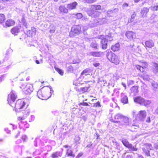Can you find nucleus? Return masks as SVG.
Here are the masks:
<instances>
[{
  "instance_id": "obj_1",
  "label": "nucleus",
  "mask_w": 158,
  "mask_h": 158,
  "mask_svg": "<svg viewBox=\"0 0 158 158\" xmlns=\"http://www.w3.org/2000/svg\"><path fill=\"white\" fill-rule=\"evenodd\" d=\"M53 92L52 88L47 86L43 87L38 91L37 96L40 99L46 100L51 96Z\"/></svg>"
},
{
  "instance_id": "obj_2",
  "label": "nucleus",
  "mask_w": 158,
  "mask_h": 158,
  "mask_svg": "<svg viewBox=\"0 0 158 158\" xmlns=\"http://www.w3.org/2000/svg\"><path fill=\"white\" fill-rule=\"evenodd\" d=\"M139 63H141V65L136 64L135 65V67L140 73H142V74L138 73L137 74V76L139 77L143 80H147L149 78V76L145 70L146 69L148 68V64L145 61H140Z\"/></svg>"
},
{
  "instance_id": "obj_3",
  "label": "nucleus",
  "mask_w": 158,
  "mask_h": 158,
  "mask_svg": "<svg viewBox=\"0 0 158 158\" xmlns=\"http://www.w3.org/2000/svg\"><path fill=\"white\" fill-rule=\"evenodd\" d=\"M106 56L107 59L111 63L116 65L118 64L120 62L119 56L111 51L107 52Z\"/></svg>"
},
{
  "instance_id": "obj_4",
  "label": "nucleus",
  "mask_w": 158,
  "mask_h": 158,
  "mask_svg": "<svg viewBox=\"0 0 158 158\" xmlns=\"http://www.w3.org/2000/svg\"><path fill=\"white\" fill-rule=\"evenodd\" d=\"M98 38L101 40L100 45L102 48L103 50H106L107 48L108 41H112V37L110 35H100L98 36Z\"/></svg>"
},
{
  "instance_id": "obj_5",
  "label": "nucleus",
  "mask_w": 158,
  "mask_h": 158,
  "mask_svg": "<svg viewBox=\"0 0 158 158\" xmlns=\"http://www.w3.org/2000/svg\"><path fill=\"white\" fill-rule=\"evenodd\" d=\"M134 101L141 105H144L146 107L149 106L151 103L149 100H146L141 96H137L134 98Z\"/></svg>"
},
{
  "instance_id": "obj_6",
  "label": "nucleus",
  "mask_w": 158,
  "mask_h": 158,
  "mask_svg": "<svg viewBox=\"0 0 158 158\" xmlns=\"http://www.w3.org/2000/svg\"><path fill=\"white\" fill-rule=\"evenodd\" d=\"M81 27L79 25L74 26L72 27L69 33L70 37H73L78 35L81 33Z\"/></svg>"
},
{
  "instance_id": "obj_7",
  "label": "nucleus",
  "mask_w": 158,
  "mask_h": 158,
  "mask_svg": "<svg viewBox=\"0 0 158 158\" xmlns=\"http://www.w3.org/2000/svg\"><path fill=\"white\" fill-rule=\"evenodd\" d=\"M20 84L21 85V86H20V88L26 94H30L33 91V89L32 85L28 84L25 86V85H23L21 83H20Z\"/></svg>"
},
{
  "instance_id": "obj_8",
  "label": "nucleus",
  "mask_w": 158,
  "mask_h": 158,
  "mask_svg": "<svg viewBox=\"0 0 158 158\" xmlns=\"http://www.w3.org/2000/svg\"><path fill=\"white\" fill-rule=\"evenodd\" d=\"M17 98V95L11 91L8 96L7 100L9 104L13 106L12 105L14 103V102L16 99Z\"/></svg>"
},
{
  "instance_id": "obj_9",
  "label": "nucleus",
  "mask_w": 158,
  "mask_h": 158,
  "mask_svg": "<svg viewBox=\"0 0 158 158\" xmlns=\"http://www.w3.org/2000/svg\"><path fill=\"white\" fill-rule=\"evenodd\" d=\"M25 102L22 99H18L16 101L14 108L16 111H18L20 109L23 108L25 106Z\"/></svg>"
},
{
  "instance_id": "obj_10",
  "label": "nucleus",
  "mask_w": 158,
  "mask_h": 158,
  "mask_svg": "<svg viewBox=\"0 0 158 158\" xmlns=\"http://www.w3.org/2000/svg\"><path fill=\"white\" fill-rule=\"evenodd\" d=\"M123 145L129 149V150L132 151H136L138 150V148L132 146L131 143H129V142L126 139L123 140L122 141Z\"/></svg>"
},
{
  "instance_id": "obj_11",
  "label": "nucleus",
  "mask_w": 158,
  "mask_h": 158,
  "mask_svg": "<svg viewBox=\"0 0 158 158\" xmlns=\"http://www.w3.org/2000/svg\"><path fill=\"white\" fill-rule=\"evenodd\" d=\"M125 35L127 39L131 41L136 38V33L132 31H127L125 33Z\"/></svg>"
},
{
  "instance_id": "obj_12",
  "label": "nucleus",
  "mask_w": 158,
  "mask_h": 158,
  "mask_svg": "<svg viewBox=\"0 0 158 158\" xmlns=\"http://www.w3.org/2000/svg\"><path fill=\"white\" fill-rule=\"evenodd\" d=\"M92 70L89 68H86L84 69L81 73L79 78L81 79H84L85 76L92 75Z\"/></svg>"
},
{
  "instance_id": "obj_13",
  "label": "nucleus",
  "mask_w": 158,
  "mask_h": 158,
  "mask_svg": "<svg viewBox=\"0 0 158 158\" xmlns=\"http://www.w3.org/2000/svg\"><path fill=\"white\" fill-rule=\"evenodd\" d=\"M15 24V21L12 19H8L2 25L4 27H12Z\"/></svg>"
},
{
  "instance_id": "obj_14",
  "label": "nucleus",
  "mask_w": 158,
  "mask_h": 158,
  "mask_svg": "<svg viewBox=\"0 0 158 158\" xmlns=\"http://www.w3.org/2000/svg\"><path fill=\"white\" fill-rule=\"evenodd\" d=\"M152 146V145L150 144H146L144 147L142 148L143 152L148 156H150V152Z\"/></svg>"
},
{
  "instance_id": "obj_15",
  "label": "nucleus",
  "mask_w": 158,
  "mask_h": 158,
  "mask_svg": "<svg viewBox=\"0 0 158 158\" xmlns=\"http://www.w3.org/2000/svg\"><path fill=\"white\" fill-rule=\"evenodd\" d=\"M122 114H118L113 117L112 116L110 119V121L114 123H118L120 122Z\"/></svg>"
},
{
  "instance_id": "obj_16",
  "label": "nucleus",
  "mask_w": 158,
  "mask_h": 158,
  "mask_svg": "<svg viewBox=\"0 0 158 158\" xmlns=\"http://www.w3.org/2000/svg\"><path fill=\"white\" fill-rule=\"evenodd\" d=\"M77 5V3L75 1L67 4V8L69 10H72L76 9Z\"/></svg>"
},
{
  "instance_id": "obj_17",
  "label": "nucleus",
  "mask_w": 158,
  "mask_h": 158,
  "mask_svg": "<svg viewBox=\"0 0 158 158\" xmlns=\"http://www.w3.org/2000/svg\"><path fill=\"white\" fill-rule=\"evenodd\" d=\"M20 28L18 26H15L13 27L10 29V32L15 35H17L20 32Z\"/></svg>"
},
{
  "instance_id": "obj_18",
  "label": "nucleus",
  "mask_w": 158,
  "mask_h": 158,
  "mask_svg": "<svg viewBox=\"0 0 158 158\" xmlns=\"http://www.w3.org/2000/svg\"><path fill=\"white\" fill-rule=\"evenodd\" d=\"M145 47L146 48H151L154 46V43L152 40H149L145 41Z\"/></svg>"
},
{
  "instance_id": "obj_19",
  "label": "nucleus",
  "mask_w": 158,
  "mask_h": 158,
  "mask_svg": "<svg viewBox=\"0 0 158 158\" xmlns=\"http://www.w3.org/2000/svg\"><path fill=\"white\" fill-rule=\"evenodd\" d=\"M103 54V52L101 51H94L90 52V55L95 57H101Z\"/></svg>"
},
{
  "instance_id": "obj_20",
  "label": "nucleus",
  "mask_w": 158,
  "mask_h": 158,
  "mask_svg": "<svg viewBox=\"0 0 158 158\" xmlns=\"http://www.w3.org/2000/svg\"><path fill=\"white\" fill-rule=\"evenodd\" d=\"M149 11V9L147 7H144L141 10V16L143 18L147 16V14Z\"/></svg>"
},
{
  "instance_id": "obj_21",
  "label": "nucleus",
  "mask_w": 158,
  "mask_h": 158,
  "mask_svg": "<svg viewBox=\"0 0 158 158\" xmlns=\"http://www.w3.org/2000/svg\"><path fill=\"white\" fill-rule=\"evenodd\" d=\"M121 119H120V122H121L123 124L127 123H129V118L125 116H123L122 114Z\"/></svg>"
},
{
  "instance_id": "obj_22",
  "label": "nucleus",
  "mask_w": 158,
  "mask_h": 158,
  "mask_svg": "<svg viewBox=\"0 0 158 158\" xmlns=\"http://www.w3.org/2000/svg\"><path fill=\"white\" fill-rule=\"evenodd\" d=\"M121 97H122L121 100V102L123 104L127 103L128 102V99L127 96L124 95V94L123 93H121Z\"/></svg>"
},
{
  "instance_id": "obj_23",
  "label": "nucleus",
  "mask_w": 158,
  "mask_h": 158,
  "mask_svg": "<svg viewBox=\"0 0 158 158\" xmlns=\"http://www.w3.org/2000/svg\"><path fill=\"white\" fill-rule=\"evenodd\" d=\"M59 10L61 13H66L68 12V8L65 7L64 5H60V6Z\"/></svg>"
},
{
  "instance_id": "obj_24",
  "label": "nucleus",
  "mask_w": 158,
  "mask_h": 158,
  "mask_svg": "<svg viewBox=\"0 0 158 158\" xmlns=\"http://www.w3.org/2000/svg\"><path fill=\"white\" fill-rule=\"evenodd\" d=\"M90 46L93 49H98L99 45L96 41H94L91 43Z\"/></svg>"
},
{
  "instance_id": "obj_25",
  "label": "nucleus",
  "mask_w": 158,
  "mask_h": 158,
  "mask_svg": "<svg viewBox=\"0 0 158 158\" xmlns=\"http://www.w3.org/2000/svg\"><path fill=\"white\" fill-rule=\"evenodd\" d=\"M60 152L56 151L52 153L51 155V158H59V156H61Z\"/></svg>"
},
{
  "instance_id": "obj_26",
  "label": "nucleus",
  "mask_w": 158,
  "mask_h": 158,
  "mask_svg": "<svg viewBox=\"0 0 158 158\" xmlns=\"http://www.w3.org/2000/svg\"><path fill=\"white\" fill-rule=\"evenodd\" d=\"M138 88L139 87L138 86L135 85L133 86L130 89L131 93L134 94L137 93L139 91Z\"/></svg>"
},
{
  "instance_id": "obj_27",
  "label": "nucleus",
  "mask_w": 158,
  "mask_h": 158,
  "mask_svg": "<svg viewBox=\"0 0 158 158\" xmlns=\"http://www.w3.org/2000/svg\"><path fill=\"white\" fill-rule=\"evenodd\" d=\"M90 87V86L87 87H81L80 88L78 89L77 90L79 92H81L82 93H84L85 92H88L89 88Z\"/></svg>"
},
{
  "instance_id": "obj_28",
  "label": "nucleus",
  "mask_w": 158,
  "mask_h": 158,
  "mask_svg": "<svg viewBox=\"0 0 158 158\" xmlns=\"http://www.w3.org/2000/svg\"><path fill=\"white\" fill-rule=\"evenodd\" d=\"M28 112H25V113L24 114L23 116H20L17 118V120L18 121H21L22 120H24L26 119L28 115Z\"/></svg>"
},
{
  "instance_id": "obj_29",
  "label": "nucleus",
  "mask_w": 158,
  "mask_h": 158,
  "mask_svg": "<svg viewBox=\"0 0 158 158\" xmlns=\"http://www.w3.org/2000/svg\"><path fill=\"white\" fill-rule=\"evenodd\" d=\"M6 20V17L4 14H0V23L2 24L4 23Z\"/></svg>"
},
{
  "instance_id": "obj_30",
  "label": "nucleus",
  "mask_w": 158,
  "mask_h": 158,
  "mask_svg": "<svg viewBox=\"0 0 158 158\" xmlns=\"http://www.w3.org/2000/svg\"><path fill=\"white\" fill-rule=\"evenodd\" d=\"M66 155L67 156H71L74 158L75 156L73 154L72 151L71 150L68 149L67 151Z\"/></svg>"
},
{
  "instance_id": "obj_31",
  "label": "nucleus",
  "mask_w": 158,
  "mask_h": 158,
  "mask_svg": "<svg viewBox=\"0 0 158 158\" xmlns=\"http://www.w3.org/2000/svg\"><path fill=\"white\" fill-rule=\"evenodd\" d=\"M153 72L155 73L156 74L158 73V64L155 63H154L153 68Z\"/></svg>"
},
{
  "instance_id": "obj_32",
  "label": "nucleus",
  "mask_w": 158,
  "mask_h": 158,
  "mask_svg": "<svg viewBox=\"0 0 158 158\" xmlns=\"http://www.w3.org/2000/svg\"><path fill=\"white\" fill-rule=\"evenodd\" d=\"M119 45L118 44H115L113 45L111 47V49L113 51L115 52L118 51L119 49Z\"/></svg>"
},
{
  "instance_id": "obj_33",
  "label": "nucleus",
  "mask_w": 158,
  "mask_h": 158,
  "mask_svg": "<svg viewBox=\"0 0 158 158\" xmlns=\"http://www.w3.org/2000/svg\"><path fill=\"white\" fill-rule=\"evenodd\" d=\"M139 114L143 118H145L146 116V112L145 110H142L139 111Z\"/></svg>"
},
{
  "instance_id": "obj_34",
  "label": "nucleus",
  "mask_w": 158,
  "mask_h": 158,
  "mask_svg": "<svg viewBox=\"0 0 158 158\" xmlns=\"http://www.w3.org/2000/svg\"><path fill=\"white\" fill-rule=\"evenodd\" d=\"M54 69L55 70L58 72V73L61 75H63L64 74V72L60 69L56 67H54Z\"/></svg>"
},
{
  "instance_id": "obj_35",
  "label": "nucleus",
  "mask_w": 158,
  "mask_h": 158,
  "mask_svg": "<svg viewBox=\"0 0 158 158\" xmlns=\"http://www.w3.org/2000/svg\"><path fill=\"white\" fill-rule=\"evenodd\" d=\"M92 6L94 7V9L96 10H101V6L99 5H92Z\"/></svg>"
},
{
  "instance_id": "obj_36",
  "label": "nucleus",
  "mask_w": 158,
  "mask_h": 158,
  "mask_svg": "<svg viewBox=\"0 0 158 158\" xmlns=\"http://www.w3.org/2000/svg\"><path fill=\"white\" fill-rule=\"evenodd\" d=\"M76 17L75 18L77 19H81L83 17L82 14L80 13H76L75 14Z\"/></svg>"
},
{
  "instance_id": "obj_37",
  "label": "nucleus",
  "mask_w": 158,
  "mask_h": 158,
  "mask_svg": "<svg viewBox=\"0 0 158 158\" xmlns=\"http://www.w3.org/2000/svg\"><path fill=\"white\" fill-rule=\"evenodd\" d=\"M80 137L78 136H77L75 137L74 138V142L75 143H76L77 144L79 143V141L80 140Z\"/></svg>"
},
{
  "instance_id": "obj_38",
  "label": "nucleus",
  "mask_w": 158,
  "mask_h": 158,
  "mask_svg": "<svg viewBox=\"0 0 158 158\" xmlns=\"http://www.w3.org/2000/svg\"><path fill=\"white\" fill-rule=\"evenodd\" d=\"M94 106L95 107H101V105L100 102L98 101L96 103H94Z\"/></svg>"
},
{
  "instance_id": "obj_39",
  "label": "nucleus",
  "mask_w": 158,
  "mask_h": 158,
  "mask_svg": "<svg viewBox=\"0 0 158 158\" xmlns=\"http://www.w3.org/2000/svg\"><path fill=\"white\" fill-rule=\"evenodd\" d=\"M27 139V137L25 135H23L22 137V139L23 142H26Z\"/></svg>"
},
{
  "instance_id": "obj_40",
  "label": "nucleus",
  "mask_w": 158,
  "mask_h": 158,
  "mask_svg": "<svg viewBox=\"0 0 158 158\" xmlns=\"http://www.w3.org/2000/svg\"><path fill=\"white\" fill-rule=\"evenodd\" d=\"M79 105H82V106H89V104L86 102H81V103H80L79 104Z\"/></svg>"
},
{
  "instance_id": "obj_41",
  "label": "nucleus",
  "mask_w": 158,
  "mask_h": 158,
  "mask_svg": "<svg viewBox=\"0 0 158 158\" xmlns=\"http://www.w3.org/2000/svg\"><path fill=\"white\" fill-rule=\"evenodd\" d=\"M136 16V14L135 12H134L133 14L131 15V19H134Z\"/></svg>"
},
{
  "instance_id": "obj_42",
  "label": "nucleus",
  "mask_w": 158,
  "mask_h": 158,
  "mask_svg": "<svg viewBox=\"0 0 158 158\" xmlns=\"http://www.w3.org/2000/svg\"><path fill=\"white\" fill-rule=\"evenodd\" d=\"M128 6V4L126 3L123 4L122 6L123 8H125L126 7H127Z\"/></svg>"
},
{
  "instance_id": "obj_43",
  "label": "nucleus",
  "mask_w": 158,
  "mask_h": 158,
  "mask_svg": "<svg viewBox=\"0 0 158 158\" xmlns=\"http://www.w3.org/2000/svg\"><path fill=\"white\" fill-rule=\"evenodd\" d=\"M83 153L82 152H80L76 156V158H80L83 155Z\"/></svg>"
},
{
  "instance_id": "obj_44",
  "label": "nucleus",
  "mask_w": 158,
  "mask_h": 158,
  "mask_svg": "<svg viewBox=\"0 0 158 158\" xmlns=\"http://www.w3.org/2000/svg\"><path fill=\"white\" fill-rule=\"evenodd\" d=\"M100 64L99 63H95L93 64V65L95 67H97L99 66Z\"/></svg>"
},
{
  "instance_id": "obj_45",
  "label": "nucleus",
  "mask_w": 158,
  "mask_h": 158,
  "mask_svg": "<svg viewBox=\"0 0 158 158\" xmlns=\"http://www.w3.org/2000/svg\"><path fill=\"white\" fill-rule=\"evenodd\" d=\"M146 122L148 123H150L151 122V120L150 117H148L147 119Z\"/></svg>"
},
{
  "instance_id": "obj_46",
  "label": "nucleus",
  "mask_w": 158,
  "mask_h": 158,
  "mask_svg": "<svg viewBox=\"0 0 158 158\" xmlns=\"http://www.w3.org/2000/svg\"><path fill=\"white\" fill-rule=\"evenodd\" d=\"M95 134L96 135V139H99V136L100 135L99 134H98L97 133H96Z\"/></svg>"
},
{
  "instance_id": "obj_47",
  "label": "nucleus",
  "mask_w": 158,
  "mask_h": 158,
  "mask_svg": "<svg viewBox=\"0 0 158 158\" xmlns=\"http://www.w3.org/2000/svg\"><path fill=\"white\" fill-rule=\"evenodd\" d=\"M94 11L90 12L89 13V15L90 16H92L94 14Z\"/></svg>"
},
{
  "instance_id": "obj_48",
  "label": "nucleus",
  "mask_w": 158,
  "mask_h": 158,
  "mask_svg": "<svg viewBox=\"0 0 158 158\" xmlns=\"http://www.w3.org/2000/svg\"><path fill=\"white\" fill-rule=\"evenodd\" d=\"M125 158H131V156L130 155L127 156Z\"/></svg>"
},
{
  "instance_id": "obj_49",
  "label": "nucleus",
  "mask_w": 158,
  "mask_h": 158,
  "mask_svg": "<svg viewBox=\"0 0 158 158\" xmlns=\"http://www.w3.org/2000/svg\"><path fill=\"white\" fill-rule=\"evenodd\" d=\"M96 1V0H91L90 1V3H93L95 2Z\"/></svg>"
},
{
  "instance_id": "obj_50",
  "label": "nucleus",
  "mask_w": 158,
  "mask_h": 158,
  "mask_svg": "<svg viewBox=\"0 0 158 158\" xmlns=\"http://www.w3.org/2000/svg\"><path fill=\"white\" fill-rule=\"evenodd\" d=\"M139 158H144L141 155H140L138 156Z\"/></svg>"
},
{
  "instance_id": "obj_51",
  "label": "nucleus",
  "mask_w": 158,
  "mask_h": 158,
  "mask_svg": "<svg viewBox=\"0 0 158 158\" xmlns=\"http://www.w3.org/2000/svg\"><path fill=\"white\" fill-rule=\"evenodd\" d=\"M35 62H36V63L37 64H40V62H39V61L38 60H36V61H35Z\"/></svg>"
},
{
  "instance_id": "obj_52",
  "label": "nucleus",
  "mask_w": 158,
  "mask_h": 158,
  "mask_svg": "<svg viewBox=\"0 0 158 158\" xmlns=\"http://www.w3.org/2000/svg\"><path fill=\"white\" fill-rule=\"evenodd\" d=\"M140 0H134L135 2L137 3L139 2Z\"/></svg>"
},
{
  "instance_id": "obj_53",
  "label": "nucleus",
  "mask_w": 158,
  "mask_h": 158,
  "mask_svg": "<svg viewBox=\"0 0 158 158\" xmlns=\"http://www.w3.org/2000/svg\"><path fill=\"white\" fill-rule=\"evenodd\" d=\"M123 86L125 88V89L126 88V85L125 84H123Z\"/></svg>"
},
{
  "instance_id": "obj_54",
  "label": "nucleus",
  "mask_w": 158,
  "mask_h": 158,
  "mask_svg": "<svg viewBox=\"0 0 158 158\" xmlns=\"http://www.w3.org/2000/svg\"><path fill=\"white\" fill-rule=\"evenodd\" d=\"M155 7H156V10H157V9H158V5L156 6H154V7L155 8Z\"/></svg>"
},
{
  "instance_id": "obj_55",
  "label": "nucleus",
  "mask_w": 158,
  "mask_h": 158,
  "mask_svg": "<svg viewBox=\"0 0 158 158\" xmlns=\"http://www.w3.org/2000/svg\"><path fill=\"white\" fill-rule=\"evenodd\" d=\"M2 81V77H0V82Z\"/></svg>"
},
{
  "instance_id": "obj_56",
  "label": "nucleus",
  "mask_w": 158,
  "mask_h": 158,
  "mask_svg": "<svg viewBox=\"0 0 158 158\" xmlns=\"http://www.w3.org/2000/svg\"><path fill=\"white\" fill-rule=\"evenodd\" d=\"M64 147L65 148H67L69 147V146L68 145H65L64 146Z\"/></svg>"
},
{
  "instance_id": "obj_57",
  "label": "nucleus",
  "mask_w": 158,
  "mask_h": 158,
  "mask_svg": "<svg viewBox=\"0 0 158 158\" xmlns=\"http://www.w3.org/2000/svg\"><path fill=\"white\" fill-rule=\"evenodd\" d=\"M90 82V81H85V83H88V82Z\"/></svg>"
},
{
  "instance_id": "obj_58",
  "label": "nucleus",
  "mask_w": 158,
  "mask_h": 158,
  "mask_svg": "<svg viewBox=\"0 0 158 158\" xmlns=\"http://www.w3.org/2000/svg\"><path fill=\"white\" fill-rule=\"evenodd\" d=\"M2 140H3L2 139H0V142L2 141Z\"/></svg>"
},
{
  "instance_id": "obj_59",
  "label": "nucleus",
  "mask_w": 158,
  "mask_h": 158,
  "mask_svg": "<svg viewBox=\"0 0 158 158\" xmlns=\"http://www.w3.org/2000/svg\"><path fill=\"white\" fill-rule=\"evenodd\" d=\"M96 100V99H92L91 100V101H94V100Z\"/></svg>"
},
{
  "instance_id": "obj_60",
  "label": "nucleus",
  "mask_w": 158,
  "mask_h": 158,
  "mask_svg": "<svg viewBox=\"0 0 158 158\" xmlns=\"http://www.w3.org/2000/svg\"><path fill=\"white\" fill-rule=\"evenodd\" d=\"M87 99H85V100H83V101H87Z\"/></svg>"
},
{
  "instance_id": "obj_61",
  "label": "nucleus",
  "mask_w": 158,
  "mask_h": 158,
  "mask_svg": "<svg viewBox=\"0 0 158 158\" xmlns=\"http://www.w3.org/2000/svg\"><path fill=\"white\" fill-rule=\"evenodd\" d=\"M26 158H32L31 157H27Z\"/></svg>"
},
{
  "instance_id": "obj_62",
  "label": "nucleus",
  "mask_w": 158,
  "mask_h": 158,
  "mask_svg": "<svg viewBox=\"0 0 158 158\" xmlns=\"http://www.w3.org/2000/svg\"><path fill=\"white\" fill-rule=\"evenodd\" d=\"M18 135H16V136H15V137L16 138H17V137H18Z\"/></svg>"
},
{
  "instance_id": "obj_63",
  "label": "nucleus",
  "mask_w": 158,
  "mask_h": 158,
  "mask_svg": "<svg viewBox=\"0 0 158 158\" xmlns=\"http://www.w3.org/2000/svg\"><path fill=\"white\" fill-rule=\"evenodd\" d=\"M90 97H94L93 96H92V95L90 96Z\"/></svg>"
},
{
  "instance_id": "obj_64",
  "label": "nucleus",
  "mask_w": 158,
  "mask_h": 158,
  "mask_svg": "<svg viewBox=\"0 0 158 158\" xmlns=\"http://www.w3.org/2000/svg\"><path fill=\"white\" fill-rule=\"evenodd\" d=\"M44 82V81H43V82H41V83H43Z\"/></svg>"
}]
</instances>
